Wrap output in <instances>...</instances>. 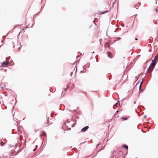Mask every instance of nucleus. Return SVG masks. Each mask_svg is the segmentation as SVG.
Masks as SVG:
<instances>
[{"label":"nucleus","mask_w":158,"mask_h":158,"mask_svg":"<svg viewBox=\"0 0 158 158\" xmlns=\"http://www.w3.org/2000/svg\"><path fill=\"white\" fill-rule=\"evenodd\" d=\"M122 119L124 120H126L127 119V118H123V117L122 118Z\"/></svg>","instance_id":"6e6552de"},{"label":"nucleus","mask_w":158,"mask_h":158,"mask_svg":"<svg viewBox=\"0 0 158 158\" xmlns=\"http://www.w3.org/2000/svg\"><path fill=\"white\" fill-rule=\"evenodd\" d=\"M8 61H5L2 63V65L3 67H6L8 64Z\"/></svg>","instance_id":"7ed1b4c3"},{"label":"nucleus","mask_w":158,"mask_h":158,"mask_svg":"<svg viewBox=\"0 0 158 158\" xmlns=\"http://www.w3.org/2000/svg\"><path fill=\"white\" fill-rule=\"evenodd\" d=\"M142 83V82H141V84ZM141 84H140V86H139V89H140V88H141Z\"/></svg>","instance_id":"1a4fd4ad"},{"label":"nucleus","mask_w":158,"mask_h":158,"mask_svg":"<svg viewBox=\"0 0 158 158\" xmlns=\"http://www.w3.org/2000/svg\"><path fill=\"white\" fill-rule=\"evenodd\" d=\"M40 135L41 136H42V135H43V136H45V135H46V133L44 132H43L42 134L41 135Z\"/></svg>","instance_id":"423d86ee"},{"label":"nucleus","mask_w":158,"mask_h":158,"mask_svg":"<svg viewBox=\"0 0 158 158\" xmlns=\"http://www.w3.org/2000/svg\"><path fill=\"white\" fill-rule=\"evenodd\" d=\"M135 40H138V39H137V38H136V39H135Z\"/></svg>","instance_id":"f8f14e48"},{"label":"nucleus","mask_w":158,"mask_h":158,"mask_svg":"<svg viewBox=\"0 0 158 158\" xmlns=\"http://www.w3.org/2000/svg\"><path fill=\"white\" fill-rule=\"evenodd\" d=\"M105 13V12H101V14H104Z\"/></svg>","instance_id":"9d476101"},{"label":"nucleus","mask_w":158,"mask_h":158,"mask_svg":"<svg viewBox=\"0 0 158 158\" xmlns=\"http://www.w3.org/2000/svg\"><path fill=\"white\" fill-rule=\"evenodd\" d=\"M107 54L108 56L110 58H113V55L111 52H107Z\"/></svg>","instance_id":"39448f33"},{"label":"nucleus","mask_w":158,"mask_h":158,"mask_svg":"<svg viewBox=\"0 0 158 158\" xmlns=\"http://www.w3.org/2000/svg\"><path fill=\"white\" fill-rule=\"evenodd\" d=\"M123 147H124V148H125L127 149V150H128V147L126 145H124L123 146Z\"/></svg>","instance_id":"0eeeda50"},{"label":"nucleus","mask_w":158,"mask_h":158,"mask_svg":"<svg viewBox=\"0 0 158 158\" xmlns=\"http://www.w3.org/2000/svg\"><path fill=\"white\" fill-rule=\"evenodd\" d=\"M141 92H143V89H142L141 90H140Z\"/></svg>","instance_id":"9b49d317"},{"label":"nucleus","mask_w":158,"mask_h":158,"mask_svg":"<svg viewBox=\"0 0 158 158\" xmlns=\"http://www.w3.org/2000/svg\"><path fill=\"white\" fill-rule=\"evenodd\" d=\"M118 112V111H117L116 112Z\"/></svg>","instance_id":"ddd939ff"},{"label":"nucleus","mask_w":158,"mask_h":158,"mask_svg":"<svg viewBox=\"0 0 158 158\" xmlns=\"http://www.w3.org/2000/svg\"><path fill=\"white\" fill-rule=\"evenodd\" d=\"M89 127L88 126H87L83 128L82 129H81V131L82 132H85L86 131L88 128Z\"/></svg>","instance_id":"20e7f679"},{"label":"nucleus","mask_w":158,"mask_h":158,"mask_svg":"<svg viewBox=\"0 0 158 158\" xmlns=\"http://www.w3.org/2000/svg\"><path fill=\"white\" fill-rule=\"evenodd\" d=\"M49 120L47 117L45 118L42 119V124L44 127H47L49 125Z\"/></svg>","instance_id":"f03ea898"},{"label":"nucleus","mask_w":158,"mask_h":158,"mask_svg":"<svg viewBox=\"0 0 158 158\" xmlns=\"http://www.w3.org/2000/svg\"><path fill=\"white\" fill-rule=\"evenodd\" d=\"M158 60V54H157L155 57L154 59L153 60H152V62L151 64L150 65L149 68L148 69V73H150L152 72L154 67V66L156 65V61Z\"/></svg>","instance_id":"f257e3e1"}]
</instances>
